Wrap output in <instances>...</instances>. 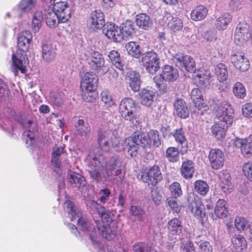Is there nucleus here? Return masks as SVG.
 Here are the masks:
<instances>
[{"label":"nucleus","instance_id":"25","mask_svg":"<svg viewBox=\"0 0 252 252\" xmlns=\"http://www.w3.org/2000/svg\"><path fill=\"white\" fill-rule=\"evenodd\" d=\"M104 15L100 10L93 12L90 19V23L93 29H101L104 24Z\"/></svg>","mask_w":252,"mask_h":252},{"label":"nucleus","instance_id":"10","mask_svg":"<svg viewBox=\"0 0 252 252\" xmlns=\"http://www.w3.org/2000/svg\"><path fill=\"white\" fill-rule=\"evenodd\" d=\"M188 208L198 220H202L206 215L204 205L201 199L193 194H190L188 198Z\"/></svg>","mask_w":252,"mask_h":252},{"label":"nucleus","instance_id":"41","mask_svg":"<svg viewBox=\"0 0 252 252\" xmlns=\"http://www.w3.org/2000/svg\"><path fill=\"white\" fill-rule=\"evenodd\" d=\"M128 53L131 56L138 58L141 55V47L136 42H129L126 45Z\"/></svg>","mask_w":252,"mask_h":252},{"label":"nucleus","instance_id":"56","mask_svg":"<svg viewBox=\"0 0 252 252\" xmlns=\"http://www.w3.org/2000/svg\"><path fill=\"white\" fill-rule=\"evenodd\" d=\"M149 139L151 140V144L158 147L161 144L159 132L157 130H151L149 132Z\"/></svg>","mask_w":252,"mask_h":252},{"label":"nucleus","instance_id":"55","mask_svg":"<svg viewBox=\"0 0 252 252\" xmlns=\"http://www.w3.org/2000/svg\"><path fill=\"white\" fill-rule=\"evenodd\" d=\"M10 93V91L6 84L0 79V99L5 100Z\"/></svg>","mask_w":252,"mask_h":252},{"label":"nucleus","instance_id":"49","mask_svg":"<svg viewBox=\"0 0 252 252\" xmlns=\"http://www.w3.org/2000/svg\"><path fill=\"white\" fill-rule=\"evenodd\" d=\"M174 136L179 145H180L182 148H185V150L187 151L188 147L187 142L186 138L184 135V132L183 128H180V129H176Z\"/></svg>","mask_w":252,"mask_h":252},{"label":"nucleus","instance_id":"13","mask_svg":"<svg viewBox=\"0 0 252 252\" xmlns=\"http://www.w3.org/2000/svg\"><path fill=\"white\" fill-rule=\"evenodd\" d=\"M51 9L59 17L58 22L65 23L70 18L71 11L65 1L55 3Z\"/></svg>","mask_w":252,"mask_h":252},{"label":"nucleus","instance_id":"17","mask_svg":"<svg viewBox=\"0 0 252 252\" xmlns=\"http://www.w3.org/2000/svg\"><path fill=\"white\" fill-rule=\"evenodd\" d=\"M209 159L211 167L214 169H219L223 165L224 161V155L219 149H212L209 155Z\"/></svg>","mask_w":252,"mask_h":252},{"label":"nucleus","instance_id":"12","mask_svg":"<svg viewBox=\"0 0 252 252\" xmlns=\"http://www.w3.org/2000/svg\"><path fill=\"white\" fill-rule=\"evenodd\" d=\"M104 63L105 60L101 54L97 51L92 52L89 64L93 70L101 75L105 74L108 69Z\"/></svg>","mask_w":252,"mask_h":252},{"label":"nucleus","instance_id":"34","mask_svg":"<svg viewBox=\"0 0 252 252\" xmlns=\"http://www.w3.org/2000/svg\"><path fill=\"white\" fill-rule=\"evenodd\" d=\"M167 229L172 235H179L182 231L181 221L177 218L172 219L167 223Z\"/></svg>","mask_w":252,"mask_h":252},{"label":"nucleus","instance_id":"50","mask_svg":"<svg viewBox=\"0 0 252 252\" xmlns=\"http://www.w3.org/2000/svg\"><path fill=\"white\" fill-rule=\"evenodd\" d=\"M101 100L106 107H110L115 104V101L112 96L108 90H105L102 91L100 94Z\"/></svg>","mask_w":252,"mask_h":252},{"label":"nucleus","instance_id":"14","mask_svg":"<svg viewBox=\"0 0 252 252\" xmlns=\"http://www.w3.org/2000/svg\"><path fill=\"white\" fill-rule=\"evenodd\" d=\"M162 178L160 168L157 165L150 167L146 173L142 175L143 181L149 184L155 185Z\"/></svg>","mask_w":252,"mask_h":252},{"label":"nucleus","instance_id":"54","mask_svg":"<svg viewBox=\"0 0 252 252\" xmlns=\"http://www.w3.org/2000/svg\"><path fill=\"white\" fill-rule=\"evenodd\" d=\"M193 102L194 104V111L198 115H203L204 112L208 109V106L204 102L203 99H200L193 101Z\"/></svg>","mask_w":252,"mask_h":252},{"label":"nucleus","instance_id":"28","mask_svg":"<svg viewBox=\"0 0 252 252\" xmlns=\"http://www.w3.org/2000/svg\"><path fill=\"white\" fill-rule=\"evenodd\" d=\"M129 87L134 92H138L140 88V75L135 71H130L127 73Z\"/></svg>","mask_w":252,"mask_h":252},{"label":"nucleus","instance_id":"26","mask_svg":"<svg viewBox=\"0 0 252 252\" xmlns=\"http://www.w3.org/2000/svg\"><path fill=\"white\" fill-rule=\"evenodd\" d=\"M160 76L163 80L173 82L178 78L179 74L176 69L172 66L166 65L163 67Z\"/></svg>","mask_w":252,"mask_h":252},{"label":"nucleus","instance_id":"43","mask_svg":"<svg viewBox=\"0 0 252 252\" xmlns=\"http://www.w3.org/2000/svg\"><path fill=\"white\" fill-rule=\"evenodd\" d=\"M108 56L112 63L116 68L120 70L123 69V64L120 54L117 51L112 50L110 51Z\"/></svg>","mask_w":252,"mask_h":252},{"label":"nucleus","instance_id":"6","mask_svg":"<svg viewBox=\"0 0 252 252\" xmlns=\"http://www.w3.org/2000/svg\"><path fill=\"white\" fill-rule=\"evenodd\" d=\"M98 80L97 77L92 72H87L81 76V95L85 101L89 102L92 100V94L96 89Z\"/></svg>","mask_w":252,"mask_h":252},{"label":"nucleus","instance_id":"33","mask_svg":"<svg viewBox=\"0 0 252 252\" xmlns=\"http://www.w3.org/2000/svg\"><path fill=\"white\" fill-rule=\"evenodd\" d=\"M194 164L189 160H187L183 162L181 168L182 176L186 179H189L193 176L194 172Z\"/></svg>","mask_w":252,"mask_h":252},{"label":"nucleus","instance_id":"44","mask_svg":"<svg viewBox=\"0 0 252 252\" xmlns=\"http://www.w3.org/2000/svg\"><path fill=\"white\" fill-rule=\"evenodd\" d=\"M168 20L167 26L168 28L174 31H179L182 28L183 24L182 20L177 17H173L171 15H168L167 17Z\"/></svg>","mask_w":252,"mask_h":252},{"label":"nucleus","instance_id":"2","mask_svg":"<svg viewBox=\"0 0 252 252\" xmlns=\"http://www.w3.org/2000/svg\"><path fill=\"white\" fill-rule=\"evenodd\" d=\"M106 164L107 179L121 181L123 178L122 175L123 168L122 159L117 156H113L106 164L104 156L98 149L91 153L89 157L88 171L91 178L97 182L106 179L104 172V166Z\"/></svg>","mask_w":252,"mask_h":252},{"label":"nucleus","instance_id":"60","mask_svg":"<svg viewBox=\"0 0 252 252\" xmlns=\"http://www.w3.org/2000/svg\"><path fill=\"white\" fill-rule=\"evenodd\" d=\"M110 194L111 191L109 189L107 188L101 189L99 192V195H100L99 200L101 203L104 204Z\"/></svg>","mask_w":252,"mask_h":252},{"label":"nucleus","instance_id":"11","mask_svg":"<svg viewBox=\"0 0 252 252\" xmlns=\"http://www.w3.org/2000/svg\"><path fill=\"white\" fill-rule=\"evenodd\" d=\"M252 39V30L250 31L249 26L245 22H240L237 26L234 33V42L241 45Z\"/></svg>","mask_w":252,"mask_h":252},{"label":"nucleus","instance_id":"24","mask_svg":"<svg viewBox=\"0 0 252 252\" xmlns=\"http://www.w3.org/2000/svg\"><path fill=\"white\" fill-rule=\"evenodd\" d=\"M174 113L179 117L185 119L189 115L186 103L182 99H177L174 103Z\"/></svg>","mask_w":252,"mask_h":252},{"label":"nucleus","instance_id":"62","mask_svg":"<svg viewBox=\"0 0 252 252\" xmlns=\"http://www.w3.org/2000/svg\"><path fill=\"white\" fill-rule=\"evenodd\" d=\"M149 247L148 245L144 243H139L135 244L133 246V250L134 252H148Z\"/></svg>","mask_w":252,"mask_h":252},{"label":"nucleus","instance_id":"40","mask_svg":"<svg viewBox=\"0 0 252 252\" xmlns=\"http://www.w3.org/2000/svg\"><path fill=\"white\" fill-rule=\"evenodd\" d=\"M129 212L135 220L142 221L146 218L145 211L138 206L131 205L129 208Z\"/></svg>","mask_w":252,"mask_h":252},{"label":"nucleus","instance_id":"19","mask_svg":"<svg viewBox=\"0 0 252 252\" xmlns=\"http://www.w3.org/2000/svg\"><path fill=\"white\" fill-rule=\"evenodd\" d=\"M103 32L109 39L114 42H121L122 40L119 27L113 23L105 24L103 27Z\"/></svg>","mask_w":252,"mask_h":252},{"label":"nucleus","instance_id":"31","mask_svg":"<svg viewBox=\"0 0 252 252\" xmlns=\"http://www.w3.org/2000/svg\"><path fill=\"white\" fill-rule=\"evenodd\" d=\"M135 22L137 26L143 30H148L153 25V21L149 16L141 13L136 16Z\"/></svg>","mask_w":252,"mask_h":252},{"label":"nucleus","instance_id":"39","mask_svg":"<svg viewBox=\"0 0 252 252\" xmlns=\"http://www.w3.org/2000/svg\"><path fill=\"white\" fill-rule=\"evenodd\" d=\"M74 121L76 122L75 126L78 134L82 136L86 137L90 131L88 124H85L83 119L80 117L75 118Z\"/></svg>","mask_w":252,"mask_h":252},{"label":"nucleus","instance_id":"7","mask_svg":"<svg viewBox=\"0 0 252 252\" xmlns=\"http://www.w3.org/2000/svg\"><path fill=\"white\" fill-rule=\"evenodd\" d=\"M111 130L100 129L97 135V143L100 150L108 152L111 147L114 148L116 151L121 150L119 139L116 137H112Z\"/></svg>","mask_w":252,"mask_h":252},{"label":"nucleus","instance_id":"63","mask_svg":"<svg viewBox=\"0 0 252 252\" xmlns=\"http://www.w3.org/2000/svg\"><path fill=\"white\" fill-rule=\"evenodd\" d=\"M23 136L26 139L27 144L28 146H32L34 142L33 133L29 130L24 132Z\"/></svg>","mask_w":252,"mask_h":252},{"label":"nucleus","instance_id":"8","mask_svg":"<svg viewBox=\"0 0 252 252\" xmlns=\"http://www.w3.org/2000/svg\"><path fill=\"white\" fill-rule=\"evenodd\" d=\"M137 107L135 101L131 98L123 99L119 105V111L121 117L131 123L137 122Z\"/></svg>","mask_w":252,"mask_h":252},{"label":"nucleus","instance_id":"20","mask_svg":"<svg viewBox=\"0 0 252 252\" xmlns=\"http://www.w3.org/2000/svg\"><path fill=\"white\" fill-rule=\"evenodd\" d=\"M156 91L148 88L142 89L139 93V100L142 105L149 107L156 99Z\"/></svg>","mask_w":252,"mask_h":252},{"label":"nucleus","instance_id":"32","mask_svg":"<svg viewBox=\"0 0 252 252\" xmlns=\"http://www.w3.org/2000/svg\"><path fill=\"white\" fill-rule=\"evenodd\" d=\"M68 182L71 185H74L75 187L79 188L84 187L86 185L85 178L74 172H70L68 174Z\"/></svg>","mask_w":252,"mask_h":252},{"label":"nucleus","instance_id":"64","mask_svg":"<svg viewBox=\"0 0 252 252\" xmlns=\"http://www.w3.org/2000/svg\"><path fill=\"white\" fill-rule=\"evenodd\" d=\"M182 247L185 252H196L192 242L190 240L187 241Z\"/></svg>","mask_w":252,"mask_h":252},{"label":"nucleus","instance_id":"59","mask_svg":"<svg viewBox=\"0 0 252 252\" xmlns=\"http://www.w3.org/2000/svg\"><path fill=\"white\" fill-rule=\"evenodd\" d=\"M243 172L247 178L252 181V162H245L243 165Z\"/></svg>","mask_w":252,"mask_h":252},{"label":"nucleus","instance_id":"30","mask_svg":"<svg viewBox=\"0 0 252 252\" xmlns=\"http://www.w3.org/2000/svg\"><path fill=\"white\" fill-rule=\"evenodd\" d=\"M211 73L209 71H199L193 75L194 81L197 86H202L209 83Z\"/></svg>","mask_w":252,"mask_h":252},{"label":"nucleus","instance_id":"29","mask_svg":"<svg viewBox=\"0 0 252 252\" xmlns=\"http://www.w3.org/2000/svg\"><path fill=\"white\" fill-rule=\"evenodd\" d=\"M220 186L221 190L225 193L231 192L232 186L230 182L231 177L227 172L222 173L220 175Z\"/></svg>","mask_w":252,"mask_h":252},{"label":"nucleus","instance_id":"35","mask_svg":"<svg viewBox=\"0 0 252 252\" xmlns=\"http://www.w3.org/2000/svg\"><path fill=\"white\" fill-rule=\"evenodd\" d=\"M208 13L207 8L203 6L199 5L195 7L190 13V18L193 21H198L204 19Z\"/></svg>","mask_w":252,"mask_h":252},{"label":"nucleus","instance_id":"16","mask_svg":"<svg viewBox=\"0 0 252 252\" xmlns=\"http://www.w3.org/2000/svg\"><path fill=\"white\" fill-rule=\"evenodd\" d=\"M176 65L182 71L194 72L196 70L194 59L188 55L180 56L175 59Z\"/></svg>","mask_w":252,"mask_h":252},{"label":"nucleus","instance_id":"53","mask_svg":"<svg viewBox=\"0 0 252 252\" xmlns=\"http://www.w3.org/2000/svg\"><path fill=\"white\" fill-rule=\"evenodd\" d=\"M169 190L172 197L178 198L182 195V190L180 184L174 182L169 186Z\"/></svg>","mask_w":252,"mask_h":252},{"label":"nucleus","instance_id":"9","mask_svg":"<svg viewBox=\"0 0 252 252\" xmlns=\"http://www.w3.org/2000/svg\"><path fill=\"white\" fill-rule=\"evenodd\" d=\"M141 61L146 70L151 74H155L160 68V60L155 52L149 51L141 55Z\"/></svg>","mask_w":252,"mask_h":252},{"label":"nucleus","instance_id":"42","mask_svg":"<svg viewBox=\"0 0 252 252\" xmlns=\"http://www.w3.org/2000/svg\"><path fill=\"white\" fill-rule=\"evenodd\" d=\"M194 243L198 246L199 252H213V249L211 244L207 241L201 240L200 236L195 238Z\"/></svg>","mask_w":252,"mask_h":252},{"label":"nucleus","instance_id":"38","mask_svg":"<svg viewBox=\"0 0 252 252\" xmlns=\"http://www.w3.org/2000/svg\"><path fill=\"white\" fill-rule=\"evenodd\" d=\"M45 19L47 25L51 28H55L59 23V17L51 9L45 10Z\"/></svg>","mask_w":252,"mask_h":252},{"label":"nucleus","instance_id":"52","mask_svg":"<svg viewBox=\"0 0 252 252\" xmlns=\"http://www.w3.org/2000/svg\"><path fill=\"white\" fill-rule=\"evenodd\" d=\"M166 157L170 162H175L179 160V152L175 147H169L166 151Z\"/></svg>","mask_w":252,"mask_h":252},{"label":"nucleus","instance_id":"3","mask_svg":"<svg viewBox=\"0 0 252 252\" xmlns=\"http://www.w3.org/2000/svg\"><path fill=\"white\" fill-rule=\"evenodd\" d=\"M213 101L217 106L215 108V122L211 127V131L212 134L218 140H220L224 137L226 129L232 125L234 113L227 101H223L218 104V99Z\"/></svg>","mask_w":252,"mask_h":252},{"label":"nucleus","instance_id":"4","mask_svg":"<svg viewBox=\"0 0 252 252\" xmlns=\"http://www.w3.org/2000/svg\"><path fill=\"white\" fill-rule=\"evenodd\" d=\"M32 39V35L29 31H25L21 32L17 38L18 49L15 54H13L12 57L13 64L12 71L15 76L19 75V71L23 74L26 72L28 59L25 53L29 50Z\"/></svg>","mask_w":252,"mask_h":252},{"label":"nucleus","instance_id":"27","mask_svg":"<svg viewBox=\"0 0 252 252\" xmlns=\"http://www.w3.org/2000/svg\"><path fill=\"white\" fill-rule=\"evenodd\" d=\"M232 16L229 13H224L216 18L215 25L219 30H225L231 22Z\"/></svg>","mask_w":252,"mask_h":252},{"label":"nucleus","instance_id":"57","mask_svg":"<svg viewBox=\"0 0 252 252\" xmlns=\"http://www.w3.org/2000/svg\"><path fill=\"white\" fill-rule=\"evenodd\" d=\"M167 203L173 212L178 213L181 210V206L177 202V198L170 197L166 199Z\"/></svg>","mask_w":252,"mask_h":252},{"label":"nucleus","instance_id":"1","mask_svg":"<svg viewBox=\"0 0 252 252\" xmlns=\"http://www.w3.org/2000/svg\"><path fill=\"white\" fill-rule=\"evenodd\" d=\"M88 205L94 208L101 218L100 221L99 220L94 221L96 229L90 221L86 220L81 217V212L70 201H66L63 208L65 212L68 214L71 221L78 218V227L82 231L89 233L90 238L92 241L94 240V237L97 231L106 240L110 241L117 234L114 224L113 223L112 225H110L113 220V215L95 201H91L88 203Z\"/></svg>","mask_w":252,"mask_h":252},{"label":"nucleus","instance_id":"48","mask_svg":"<svg viewBox=\"0 0 252 252\" xmlns=\"http://www.w3.org/2000/svg\"><path fill=\"white\" fill-rule=\"evenodd\" d=\"M194 190L198 194L204 196L208 192L209 187L207 183L202 180H197L194 184Z\"/></svg>","mask_w":252,"mask_h":252},{"label":"nucleus","instance_id":"45","mask_svg":"<svg viewBox=\"0 0 252 252\" xmlns=\"http://www.w3.org/2000/svg\"><path fill=\"white\" fill-rule=\"evenodd\" d=\"M42 13L40 11H36L34 14L32 24V28L34 32H38L41 26L43 21Z\"/></svg>","mask_w":252,"mask_h":252},{"label":"nucleus","instance_id":"22","mask_svg":"<svg viewBox=\"0 0 252 252\" xmlns=\"http://www.w3.org/2000/svg\"><path fill=\"white\" fill-rule=\"evenodd\" d=\"M228 212L226 202L224 200L220 199L216 203L214 214H212V217L214 220H217L218 218L223 219L227 216Z\"/></svg>","mask_w":252,"mask_h":252},{"label":"nucleus","instance_id":"47","mask_svg":"<svg viewBox=\"0 0 252 252\" xmlns=\"http://www.w3.org/2000/svg\"><path fill=\"white\" fill-rule=\"evenodd\" d=\"M35 0H21L17 6L20 10L24 12H30L35 6Z\"/></svg>","mask_w":252,"mask_h":252},{"label":"nucleus","instance_id":"21","mask_svg":"<svg viewBox=\"0 0 252 252\" xmlns=\"http://www.w3.org/2000/svg\"><path fill=\"white\" fill-rule=\"evenodd\" d=\"M56 48L52 43L46 42L42 45V57L46 62L53 61L56 56Z\"/></svg>","mask_w":252,"mask_h":252},{"label":"nucleus","instance_id":"15","mask_svg":"<svg viewBox=\"0 0 252 252\" xmlns=\"http://www.w3.org/2000/svg\"><path fill=\"white\" fill-rule=\"evenodd\" d=\"M233 145L236 148H240L241 154L244 157L249 158L252 156V135L245 138H236Z\"/></svg>","mask_w":252,"mask_h":252},{"label":"nucleus","instance_id":"51","mask_svg":"<svg viewBox=\"0 0 252 252\" xmlns=\"http://www.w3.org/2000/svg\"><path fill=\"white\" fill-rule=\"evenodd\" d=\"M233 93L237 97L244 98L246 95V90L242 83L236 82L233 87Z\"/></svg>","mask_w":252,"mask_h":252},{"label":"nucleus","instance_id":"37","mask_svg":"<svg viewBox=\"0 0 252 252\" xmlns=\"http://www.w3.org/2000/svg\"><path fill=\"white\" fill-rule=\"evenodd\" d=\"M65 96L63 93L53 92L50 93L49 103L55 107H60L64 101Z\"/></svg>","mask_w":252,"mask_h":252},{"label":"nucleus","instance_id":"36","mask_svg":"<svg viewBox=\"0 0 252 252\" xmlns=\"http://www.w3.org/2000/svg\"><path fill=\"white\" fill-rule=\"evenodd\" d=\"M214 72L217 79L220 82L226 81L228 78L227 66L224 63H218L215 67Z\"/></svg>","mask_w":252,"mask_h":252},{"label":"nucleus","instance_id":"18","mask_svg":"<svg viewBox=\"0 0 252 252\" xmlns=\"http://www.w3.org/2000/svg\"><path fill=\"white\" fill-rule=\"evenodd\" d=\"M231 60L234 67L241 71H246L249 68V61L243 52H237L233 54Z\"/></svg>","mask_w":252,"mask_h":252},{"label":"nucleus","instance_id":"23","mask_svg":"<svg viewBox=\"0 0 252 252\" xmlns=\"http://www.w3.org/2000/svg\"><path fill=\"white\" fill-rule=\"evenodd\" d=\"M122 40L128 39L135 32V28L133 22L131 20H126L123 22L119 27Z\"/></svg>","mask_w":252,"mask_h":252},{"label":"nucleus","instance_id":"46","mask_svg":"<svg viewBox=\"0 0 252 252\" xmlns=\"http://www.w3.org/2000/svg\"><path fill=\"white\" fill-rule=\"evenodd\" d=\"M232 244L236 249L243 250L247 247L245 238L241 235H235L231 238Z\"/></svg>","mask_w":252,"mask_h":252},{"label":"nucleus","instance_id":"5","mask_svg":"<svg viewBox=\"0 0 252 252\" xmlns=\"http://www.w3.org/2000/svg\"><path fill=\"white\" fill-rule=\"evenodd\" d=\"M139 146L144 148L151 147V140L149 139V132L147 133L141 131L134 132L131 137L126 138L124 140L122 148L126 150L133 157L136 155Z\"/></svg>","mask_w":252,"mask_h":252},{"label":"nucleus","instance_id":"58","mask_svg":"<svg viewBox=\"0 0 252 252\" xmlns=\"http://www.w3.org/2000/svg\"><path fill=\"white\" fill-rule=\"evenodd\" d=\"M235 226L238 231L244 230L249 223L247 220L243 217H236L235 220Z\"/></svg>","mask_w":252,"mask_h":252},{"label":"nucleus","instance_id":"61","mask_svg":"<svg viewBox=\"0 0 252 252\" xmlns=\"http://www.w3.org/2000/svg\"><path fill=\"white\" fill-rule=\"evenodd\" d=\"M242 112L245 117L252 118V103H247L243 105Z\"/></svg>","mask_w":252,"mask_h":252}]
</instances>
